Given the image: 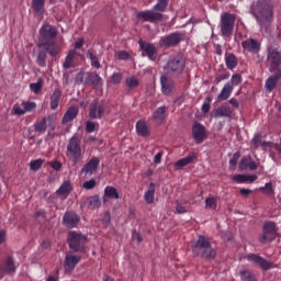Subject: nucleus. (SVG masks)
I'll return each instance as SVG.
<instances>
[{"mask_svg": "<svg viewBox=\"0 0 281 281\" xmlns=\"http://www.w3.org/2000/svg\"><path fill=\"white\" fill-rule=\"evenodd\" d=\"M251 12L261 30L267 29L273 20V10L269 0L258 1Z\"/></svg>", "mask_w": 281, "mask_h": 281, "instance_id": "f257e3e1", "label": "nucleus"}, {"mask_svg": "<svg viewBox=\"0 0 281 281\" xmlns=\"http://www.w3.org/2000/svg\"><path fill=\"white\" fill-rule=\"evenodd\" d=\"M66 156L74 165L79 164L83 159L85 151L81 147V139L78 135H74L69 139Z\"/></svg>", "mask_w": 281, "mask_h": 281, "instance_id": "f03ea898", "label": "nucleus"}, {"mask_svg": "<svg viewBox=\"0 0 281 281\" xmlns=\"http://www.w3.org/2000/svg\"><path fill=\"white\" fill-rule=\"evenodd\" d=\"M194 256H202V258L211 259L215 256V250L211 247L210 241L204 236H199L195 244L192 246Z\"/></svg>", "mask_w": 281, "mask_h": 281, "instance_id": "7ed1b4c3", "label": "nucleus"}, {"mask_svg": "<svg viewBox=\"0 0 281 281\" xmlns=\"http://www.w3.org/2000/svg\"><path fill=\"white\" fill-rule=\"evenodd\" d=\"M87 241V236L81 233L70 231L68 234V243L71 251H86L85 245Z\"/></svg>", "mask_w": 281, "mask_h": 281, "instance_id": "20e7f679", "label": "nucleus"}, {"mask_svg": "<svg viewBox=\"0 0 281 281\" xmlns=\"http://www.w3.org/2000/svg\"><path fill=\"white\" fill-rule=\"evenodd\" d=\"M184 66L186 60L183 58V55L176 54L170 56L166 69L167 71L173 72L175 75H181V72H183Z\"/></svg>", "mask_w": 281, "mask_h": 281, "instance_id": "39448f33", "label": "nucleus"}, {"mask_svg": "<svg viewBox=\"0 0 281 281\" xmlns=\"http://www.w3.org/2000/svg\"><path fill=\"white\" fill-rule=\"evenodd\" d=\"M268 63L270 65V72L281 74V52L270 48L267 55Z\"/></svg>", "mask_w": 281, "mask_h": 281, "instance_id": "423d86ee", "label": "nucleus"}, {"mask_svg": "<svg viewBox=\"0 0 281 281\" xmlns=\"http://www.w3.org/2000/svg\"><path fill=\"white\" fill-rule=\"evenodd\" d=\"M235 24V16L229 13H225L221 16V32L223 36H229L233 32Z\"/></svg>", "mask_w": 281, "mask_h": 281, "instance_id": "0eeeda50", "label": "nucleus"}, {"mask_svg": "<svg viewBox=\"0 0 281 281\" xmlns=\"http://www.w3.org/2000/svg\"><path fill=\"white\" fill-rule=\"evenodd\" d=\"M277 234V226L273 222H266L263 224V234L260 236V243H271L274 240Z\"/></svg>", "mask_w": 281, "mask_h": 281, "instance_id": "6e6552de", "label": "nucleus"}, {"mask_svg": "<svg viewBox=\"0 0 281 281\" xmlns=\"http://www.w3.org/2000/svg\"><path fill=\"white\" fill-rule=\"evenodd\" d=\"M139 47L142 49V55L143 56H147L148 59L155 61L157 60V57L159 56L157 54V46L151 44V43H147L144 41H138Z\"/></svg>", "mask_w": 281, "mask_h": 281, "instance_id": "1a4fd4ad", "label": "nucleus"}, {"mask_svg": "<svg viewBox=\"0 0 281 281\" xmlns=\"http://www.w3.org/2000/svg\"><path fill=\"white\" fill-rule=\"evenodd\" d=\"M246 259L255 266L259 267L261 270L268 271L272 268V262L258 255L250 254L246 257Z\"/></svg>", "mask_w": 281, "mask_h": 281, "instance_id": "9d476101", "label": "nucleus"}, {"mask_svg": "<svg viewBox=\"0 0 281 281\" xmlns=\"http://www.w3.org/2000/svg\"><path fill=\"white\" fill-rule=\"evenodd\" d=\"M98 166H100V159L93 157L82 167L81 172H83L86 177H92L98 170Z\"/></svg>", "mask_w": 281, "mask_h": 281, "instance_id": "9b49d317", "label": "nucleus"}, {"mask_svg": "<svg viewBox=\"0 0 281 281\" xmlns=\"http://www.w3.org/2000/svg\"><path fill=\"white\" fill-rule=\"evenodd\" d=\"M164 15L161 13L155 12L153 10H146L137 13V18L145 22H155L161 20Z\"/></svg>", "mask_w": 281, "mask_h": 281, "instance_id": "f8f14e48", "label": "nucleus"}, {"mask_svg": "<svg viewBox=\"0 0 281 281\" xmlns=\"http://www.w3.org/2000/svg\"><path fill=\"white\" fill-rule=\"evenodd\" d=\"M192 135L198 143H202L206 137L205 127L200 123H194L192 126Z\"/></svg>", "mask_w": 281, "mask_h": 281, "instance_id": "ddd939ff", "label": "nucleus"}, {"mask_svg": "<svg viewBox=\"0 0 281 281\" xmlns=\"http://www.w3.org/2000/svg\"><path fill=\"white\" fill-rule=\"evenodd\" d=\"M40 35L43 40L49 41L57 36V30L52 25H44L40 30Z\"/></svg>", "mask_w": 281, "mask_h": 281, "instance_id": "4468645a", "label": "nucleus"}, {"mask_svg": "<svg viewBox=\"0 0 281 281\" xmlns=\"http://www.w3.org/2000/svg\"><path fill=\"white\" fill-rule=\"evenodd\" d=\"M79 221V216L74 212H67L63 217V223L66 227H77Z\"/></svg>", "mask_w": 281, "mask_h": 281, "instance_id": "2eb2a0df", "label": "nucleus"}, {"mask_svg": "<svg viewBox=\"0 0 281 281\" xmlns=\"http://www.w3.org/2000/svg\"><path fill=\"white\" fill-rule=\"evenodd\" d=\"M103 114H104V104L92 103L90 105L89 115L91 119H101Z\"/></svg>", "mask_w": 281, "mask_h": 281, "instance_id": "dca6fc26", "label": "nucleus"}, {"mask_svg": "<svg viewBox=\"0 0 281 281\" xmlns=\"http://www.w3.org/2000/svg\"><path fill=\"white\" fill-rule=\"evenodd\" d=\"M160 83H161V91L166 95H170L172 93V90H175V83L170 78H167L166 76H161L160 78Z\"/></svg>", "mask_w": 281, "mask_h": 281, "instance_id": "f3484780", "label": "nucleus"}, {"mask_svg": "<svg viewBox=\"0 0 281 281\" xmlns=\"http://www.w3.org/2000/svg\"><path fill=\"white\" fill-rule=\"evenodd\" d=\"M16 271V266L12 258H8L4 266L0 267V279H3L5 273H13Z\"/></svg>", "mask_w": 281, "mask_h": 281, "instance_id": "a211bd4d", "label": "nucleus"}, {"mask_svg": "<svg viewBox=\"0 0 281 281\" xmlns=\"http://www.w3.org/2000/svg\"><path fill=\"white\" fill-rule=\"evenodd\" d=\"M81 261L80 256H74V255H67L65 258V267L72 271L78 266V263Z\"/></svg>", "mask_w": 281, "mask_h": 281, "instance_id": "6ab92c4d", "label": "nucleus"}, {"mask_svg": "<svg viewBox=\"0 0 281 281\" xmlns=\"http://www.w3.org/2000/svg\"><path fill=\"white\" fill-rule=\"evenodd\" d=\"M181 42V35L179 33H172L166 37L161 38V43L165 46H175Z\"/></svg>", "mask_w": 281, "mask_h": 281, "instance_id": "aec40b11", "label": "nucleus"}, {"mask_svg": "<svg viewBox=\"0 0 281 281\" xmlns=\"http://www.w3.org/2000/svg\"><path fill=\"white\" fill-rule=\"evenodd\" d=\"M272 74L273 76L269 77L265 85L266 90L268 92H271L276 88L278 81L281 79V72H272Z\"/></svg>", "mask_w": 281, "mask_h": 281, "instance_id": "412c9836", "label": "nucleus"}, {"mask_svg": "<svg viewBox=\"0 0 281 281\" xmlns=\"http://www.w3.org/2000/svg\"><path fill=\"white\" fill-rule=\"evenodd\" d=\"M241 45L245 50L250 52V53H258L260 50V44L252 38H249V40L243 42Z\"/></svg>", "mask_w": 281, "mask_h": 281, "instance_id": "4be33fe9", "label": "nucleus"}, {"mask_svg": "<svg viewBox=\"0 0 281 281\" xmlns=\"http://www.w3.org/2000/svg\"><path fill=\"white\" fill-rule=\"evenodd\" d=\"M38 47L47 50L52 56H57L60 52L56 43H41L38 44Z\"/></svg>", "mask_w": 281, "mask_h": 281, "instance_id": "5701e85b", "label": "nucleus"}, {"mask_svg": "<svg viewBox=\"0 0 281 281\" xmlns=\"http://www.w3.org/2000/svg\"><path fill=\"white\" fill-rule=\"evenodd\" d=\"M79 114V108L78 106H71L66 111L63 117V123H69L72 120H75Z\"/></svg>", "mask_w": 281, "mask_h": 281, "instance_id": "b1692460", "label": "nucleus"}, {"mask_svg": "<svg viewBox=\"0 0 281 281\" xmlns=\"http://www.w3.org/2000/svg\"><path fill=\"white\" fill-rule=\"evenodd\" d=\"M76 57H77V52L76 50H70L68 53V55L66 56V58H65L63 67L65 69H69V68L76 67V61H75Z\"/></svg>", "mask_w": 281, "mask_h": 281, "instance_id": "393cba45", "label": "nucleus"}, {"mask_svg": "<svg viewBox=\"0 0 281 281\" xmlns=\"http://www.w3.org/2000/svg\"><path fill=\"white\" fill-rule=\"evenodd\" d=\"M136 133L139 136H148L150 134V131L148 130V124L144 120H139L136 123Z\"/></svg>", "mask_w": 281, "mask_h": 281, "instance_id": "a878e982", "label": "nucleus"}, {"mask_svg": "<svg viewBox=\"0 0 281 281\" xmlns=\"http://www.w3.org/2000/svg\"><path fill=\"white\" fill-rule=\"evenodd\" d=\"M196 159L195 155L187 156L182 159H179L173 166L176 170H181L182 167L192 164Z\"/></svg>", "mask_w": 281, "mask_h": 281, "instance_id": "bb28decb", "label": "nucleus"}, {"mask_svg": "<svg viewBox=\"0 0 281 281\" xmlns=\"http://www.w3.org/2000/svg\"><path fill=\"white\" fill-rule=\"evenodd\" d=\"M144 200L148 205H151V203H155V183L151 182L148 186V189L144 195Z\"/></svg>", "mask_w": 281, "mask_h": 281, "instance_id": "cd10ccee", "label": "nucleus"}, {"mask_svg": "<svg viewBox=\"0 0 281 281\" xmlns=\"http://www.w3.org/2000/svg\"><path fill=\"white\" fill-rule=\"evenodd\" d=\"M85 82L87 85L98 87V86H102V78H100L97 74H87Z\"/></svg>", "mask_w": 281, "mask_h": 281, "instance_id": "c85d7f7f", "label": "nucleus"}, {"mask_svg": "<svg viewBox=\"0 0 281 281\" xmlns=\"http://www.w3.org/2000/svg\"><path fill=\"white\" fill-rule=\"evenodd\" d=\"M233 111L228 105H222L218 109H216L214 116L215 117H229L232 115Z\"/></svg>", "mask_w": 281, "mask_h": 281, "instance_id": "c756f323", "label": "nucleus"}, {"mask_svg": "<svg viewBox=\"0 0 281 281\" xmlns=\"http://www.w3.org/2000/svg\"><path fill=\"white\" fill-rule=\"evenodd\" d=\"M60 99H61V91L59 89H56L50 97V109L52 110L58 109Z\"/></svg>", "mask_w": 281, "mask_h": 281, "instance_id": "7c9ffc66", "label": "nucleus"}, {"mask_svg": "<svg viewBox=\"0 0 281 281\" xmlns=\"http://www.w3.org/2000/svg\"><path fill=\"white\" fill-rule=\"evenodd\" d=\"M239 167L241 168V170H245L247 167L249 168V170H256L258 165L252 161L250 157H247L241 159Z\"/></svg>", "mask_w": 281, "mask_h": 281, "instance_id": "2f4dec72", "label": "nucleus"}, {"mask_svg": "<svg viewBox=\"0 0 281 281\" xmlns=\"http://www.w3.org/2000/svg\"><path fill=\"white\" fill-rule=\"evenodd\" d=\"M234 88H232L231 83H225V86L223 87L221 93L217 95V99L220 101L222 100H226L229 98L231 93L233 92Z\"/></svg>", "mask_w": 281, "mask_h": 281, "instance_id": "473e14b6", "label": "nucleus"}, {"mask_svg": "<svg viewBox=\"0 0 281 281\" xmlns=\"http://www.w3.org/2000/svg\"><path fill=\"white\" fill-rule=\"evenodd\" d=\"M167 110H168L167 106H160V108H158V109L154 112V114H153L155 121L158 122V123L164 122V120L166 119V111H167Z\"/></svg>", "mask_w": 281, "mask_h": 281, "instance_id": "72a5a7b5", "label": "nucleus"}, {"mask_svg": "<svg viewBox=\"0 0 281 281\" xmlns=\"http://www.w3.org/2000/svg\"><path fill=\"white\" fill-rule=\"evenodd\" d=\"M104 196L106 199H120V193L117 192V189H115L114 187L108 186L104 189Z\"/></svg>", "mask_w": 281, "mask_h": 281, "instance_id": "f704fd0d", "label": "nucleus"}, {"mask_svg": "<svg viewBox=\"0 0 281 281\" xmlns=\"http://www.w3.org/2000/svg\"><path fill=\"white\" fill-rule=\"evenodd\" d=\"M32 8L37 14L44 13L45 0H32Z\"/></svg>", "mask_w": 281, "mask_h": 281, "instance_id": "c9c22d12", "label": "nucleus"}, {"mask_svg": "<svg viewBox=\"0 0 281 281\" xmlns=\"http://www.w3.org/2000/svg\"><path fill=\"white\" fill-rule=\"evenodd\" d=\"M225 64L228 69H234L237 66V58L234 54H226Z\"/></svg>", "mask_w": 281, "mask_h": 281, "instance_id": "e433bc0d", "label": "nucleus"}, {"mask_svg": "<svg viewBox=\"0 0 281 281\" xmlns=\"http://www.w3.org/2000/svg\"><path fill=\"white\" fill-rule=\"evenodd\" d=\"M89 210H97L100 206V196L93 195L87 199Z\"/></svg>", "mask_w": 281, "mask_h": 281, "instance_id": "4c0bfd02", "label": "nucleus"}, {"mask_svg": "<svg viewBox=\"0 0 281 281\" xmlns=\"http://www.w3.org/2000/svg\"><path fill=\"white\" fill-rule=\"evenodd\" d=\"M43 86H44L43 79H38L37 82H34V83H31V85H30V89H31V91L34 92L35 94H38V93L42 91Z\"/></svg>", "mask_w": 281, "mask_h": 281, "instance_id": "58836bf2", "label": "nucleus"}, {"mask_svg": "<svg viewBox=\"0 0 281 281\" xmlns=\"http://www.w3.org/2000/svg\"><path fill=\"white\" fill-rule=\"evenodd\" d=\"M217 207L216 200L214 198L205 199V210H210L211 212H215Z\"/></svg>", "mask_w": 281, "mask_h": 281, "instance_id": "ea45409f", "label": "nucleus"}, {"mask_svg": "<svg viewBox=\"0 0 281 281\" xmlns=\"http://www.w3.org/2000/svg\"><path fill=\"white\" fill-rule=\"evenodd\" d=\"M87 57L90 59L91 61V66L99 69L102 66L100 65V60L98 59V57L94 56L93 53H91L90 50L87 53Z\"/></svg>", "mask_w": 281, "mask_h": 281, "instance_id": "a19ab883", "label": "nucleus"}, {"mask_svg": "<svg viewBox=\"0 0 281 281\" xmlns=\"http://www.w3.org/2000/svg\"><path fill=\"white\" fill-rule=\"evenodd\" d=\"M125 85L130 88H136L137 86H139V79H137L135 76L128 77L125 80Z\"/></svg>", "mask_w": 281, "mask_h": 281, "instance_id": "79ce46f5", "label": "nucleus"}, {"mask_svg": "<svg viewBox=\"0 0 281 281\" xmlns=\"http://www.w3.org/2000/svg\"><path fill=\"white\" fill-rule=\"evenodd\" d=\"M47 130V119H43L35 124V131L37 133H44Z\"/></svg>", "mask_w": 281, "mask_h": 281, "instance_id": "37998d69", "label": "nucleus"}, {"mask_svg": "<svg viewBox=\"0 0 281 281\" xmlns=\"http://www.w3.org/2000/svg\"><path fill=\"white\" fill-rule=\"evenodd\" d=\"M44 164L43 159H35L33 161L30 162V168L31 170H33L34 172H37V170H41L42 166Z\"/></svg>", "mask_w": 281, "mask_h": 281, "instance_id": "c03bdc74", "label": "nucleus"}, {"mask_svg": "<svg viewBox=\"0 0 281 281\" xmlns=\"http://www.w3.org/2000/svg\"><path fill=\"white\" fill-rule=\"evenodd\" d=\"M56 192L57 194H69L71 192L70 183L69 182L63 183Z\"/></svg>", "mask_w": 281, "mask_h": 281, "instance_id": "a18cd8bd", "label": "nucleus"}, {"mask_svg": "<svg viewBox=\"0 0 281 281\" xmlns=\"http://www.w3.org/2000/svg\"><path fill=\"white\" fill-rule=\"evenodd\" d=\"M259 190H260V192H263L268 196H273V194H274V191L272 189V183L271 182L266 183L265 187H260Z\"/></svg>", "mask_w": 281, "mask_h": 281, "instance_id": "49530a36", "label": "nucleus"}, {"mask_svg": "<svg viewBox=\"0 0 281 281\" xmlns=\"http://www.w3.org/2000/svg\"><path fill=\"white\" fill-rule=\"evenodd\" d=\"M22 106H24L25 113L32 112L37 108L36 102H31V101H22Z\"/></svg>", "mask_w": 281, "mask_h": 281, "instance_id": "de8ad7c7", "label": "nucleus"}, {"mask_svg": "<svg viewBox=\"0 0 281 281\" xmlns=\"http://www.w3.org/2000/svg\"><path fill=\"white\" fill-rule=\"evenodd\" d=\"M168 8V0H158L157 4L154 7L156 11L164 12Z\"/></svg>", "mask_w": 281, "mask_h": 281, "instance_id": "09e8293b", "label": "nucleus"}, {"mask_svg": "<svg viewBox=\"0 0 281 281\" xmlns=\"http://www.w3.org/2000/svg\"><path fill=\"white\" fill-rule=\"evenodd\" d=\"M99 127H100V125L95 122L88 121L86 123V131L89 133H93V132L98 131Z\"/></svg>", "mask_w": 281, "mask_h": 281, "instance_id": "8fccbe9b", "label": "nucleus"}, {"mask_svg": "<svg viewBox=\"0 0 281 281\" xmlns=\"http://www.w3.org/2000/svg\"><path fill=\"white\" fill-rule=\"evenodd\" d=\"M241 281H256L254 274L250 271L240 272Z\"/></svg>", "mask_w": 281, "mask_h": 281, "instance_id": "3c124183", "label": "nucleus"}, {"mask_svg": "<svg viewBox=\"0 0 281 281\" xmlns=\"http://www.w3.org/2000/svg\"><path fill=\"white\" fill-rule=\"evenodd\" d=\"M97 184H98V182H95V179H90V180L83 182L82 188L85 190H94Z\"/></svg>", "mask_w": 281, "mask_h": 281, "instance_id": "603ef678", "label": "nucleus"}, {"mask_svg": "<svg viewBox=\"0 0 281 281\" xmlns=\"http://www.w3.org/2000/svg\"><path fill=\"white\" fill-rule=\"evenodd\" d=\"M240 82H241V76L238 75V74H234V75L232 76L231 81H228L227 83H229L231 87L234 88V86H237V85H239Z\"/></svg>", "mask_w": 281, "mask_h": 281, "instance_id": "864d4df0", "label": "nucleus"}, {"mask_svg": "<svg viewBox=\"0 0 281 281\" xmlns=\"http://www.w3.org/2000/svg\"><path fill=\"white\" fill-rule=\"evenodd\" d=\"M12 110L16 115H24L26 113L25 108L22 105V103L14 104Z\"/></svg>", "mask_w": 281, "mask_h": 281, "instance_id": "5fc2aeb1", "label": "nucleus"}, {"mask_svg": "<svg viewBox=\"0 0 281 281\" xmlns=\"http://www.w3.org/2000/svg\"><path fill=\"white\" fill-rule=\"evenodd\" d=\"M122 81V75L120 72H114L110 77V82L113 85H119Z\"/></svg>", "mask_w": 281, "mask_h": 281, "instance_id": "6e6d98bb", "label": "nucleus"}, {"mask_svg": "<svg viewBox=\"0 0 281 281\" xmlns=\"http://www.w3.org/2000/svg\"><path fill=\"white\" fill-rule=\"evenodd\" d=\"M255 148H258L263 145V142L261 139V136L259 134H256L255 137L251 140Z\"/></svg>", "mask_w": 281, "mask_h": 281, "instance_id": "4d7b16f0", "label": "nucleus"}, {"mask_svg": "<svg viewBox=\"0 0 281 281\" xmlns=\"http://www.w3.org/2000/svg\"><path fill=\"white\" fill-rule=\"evenodd\" d=\"M37 64L42 67L46 66V53L40 52L37 56Z\"/></svg>", "mask_w": 281, "mask_h": 281, "instance_id": "13d9d810", "label": "nucleus"}, {"mask_svg": "<svg viewBox=\"0 0 281 281\" xmlns=\"http://www.w3.org/2000/svg\"><path fill=\"white\" fill-rule=\"evenodd\" d=\"M233 181H235V183H246V175H235Z\"/></svg>", "mask_w": 281, "mask_h": 281, "instance_id": "bf43d9fd", "label": "nucleus"}, {"mask_svg": "<svg viewBox=\"0 0 281 281\" xmlns=\"http://www.w3.org/2000/svg\"><path fill=\"white\" fill-rule=\"evenodd\" d=\"M210 103H211V99L206 98L201 108L203 113H207L210 111V108H211Z\"/></svg>", "mask_w": 281, "mask_h": 281, "instance_id": "052dcab7", "label": "nucleus"}, {"mask_svg": "<svg viewBox=\"0 0 281 281\" xmlns=\"http://www.w3.org/2000/svg\"><path fill=\"white\" fill-rule=\"evenodd\" d=\"M257 179L258 177L256 175H245V183H254Z\"/></svg>", "mask_w": 281, "mask_h": 281, "instance_id": "680f3d73", "label": "nucleus"}, {"mask_svg": "<svg viewBox=\"0 0 281 281\" xmlns=\"http://www.w3.org/2000/svg\"><path fill=\"white\" fill-rule=\"evenodd\" d=\"M116 57L119 59L126 60V59H128L131 57V55L127 54L126 52L122 50V52H117L116 53Z\"/></svg>", "mask_w": 281, "mask_h": 281, "instance_id": "e2e57ef3", "label": "nucleus"}, {"mask_svg": "<svg viewBox=\"0 0 281 281\" xmlns=\"http://www.w3.org/2000/svg\"><path fill=\"white\" fill-rule=\"evenodd\" d=\"M75 81H76V83H78V85L83 83V81H85V74H82V72L78 74V75L76 76Z\"/></svg>", "mask_w": 281, "mask_h": 281, "instance_id": "0e129e2a", "label": "nucleus"}, {"mask_svg": "<svg viewBox=\"0 0 281 281\" xmlns=\"http://www.w3.org/2000/svg\"><path fill=\"white\" fill-rule=\"evenodd\" d=\"M52 168H53L54 170H56V171H59V170H61L63 165H61L60 161H54V162L52 164Z\"/></svg>", "mask_w": 281, "mask_h": 281, "instance_id": "69168bd1", "label": "nucleus"}, {"mask_svg": "<svg viewBox=\"0 0 281 281\" xmlns=\"http://www.w3.org/2000/svg\"><path fill=\"white\" fill-rule=\"evenodd\" d=\"M177 214H184L187 212L186 207L181 204H178L176 207Z\"/></svg>", "mask_w": 281, "mask_h": 281, "instance_id": "338daca9", "label": "nucleus"}, {"mask_svg": "<svg viewBox=\"0 0 281 281\" xmlns=\"http://www.w3.org/2000/svg\"><path fill=\"white\" fill-rule=\"evenodd\" d=\"M228 77H229V74H224V75L217 76V77L215 78V80H216V82L218 83V82H221L222 80L228 79Z\"/></svg>", "mask_w": 281, "mask_h": 281, "instance_id": "774afa93", "label": "nucleus"}]
</instances>
